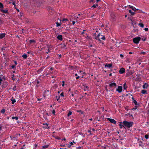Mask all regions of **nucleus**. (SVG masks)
I'll return each instance as SVG.
<instances>
[{"label":"nucleus","instance_id":"10","mask_svg":"<svg viewBox=\"0 0 149 149\" xmlns=\"http://www.w3.org/2000/svg\"><path fill=\"white\" fill-rule=\"evenodd\" d=\"M148 84L146 83H145L143 86V88L144 89H146L148 87Z\"/></svg>","mask_w":149,"mask_h":149},{"label":"nucleus","instance_id":"62","mask_svg":"<svg viewBox=\"0 0 149 149\" xmlns=\"http://www.w3.org/2000/svg\"><path fill=\"white\" fill-rule=\"evenodd\" d=\"M136 109V108H133V109H133H133H135H135Z\"/></svg>","mask_w":149,"mask_h":149},{"label":"nucleus","instance_id":"16","mask_svg":"<svg viewBox=\"0 0 149 149\" xmlns=\"http://www.w3.org/2000/svg\"><path fill=\"white\" fill-rule=\"evenodd\" d=\"M120 124H119V125L120 127V128H123V127H124V128H125V126L124 125H123L121 124V123H122L121 122H120Z\"/></svg>","mask_w":149,"mask_h":149},{"label":"nucleus","instance_id":"41","mask_svg":"<svg viewBox=\"0 0 149 149\" xmlns=\"http://www.w3.org/2000/svg\"><path fill=\"white\" fill-rule=\"evenodd\" d=\"M60 96H58V97H56V100L57 101H58L60 99Z\"/></svg>","mask_w":149,"mask_h":149},{"label":"nucleus","instance_id":"36","mask_svg":"<svg viewBox=\"0 0 149 149\" xmlns=\"http://www.w3.org/2000/svg\"><path fill=\"white\" fill-rule=\"evenodd\" d=\"M145 137L146 139H148V135L146 134L145 136Z\"/></svg>","mask_w":149,"mask_h":149},{"label":"nucleus","instance_id":"40","mask_svg":"<svg viewBox=\"0 0 149 149\" xmlns=\"http://www.w3.org/2000/svg\"><path fill=\"white\" fill-rule=\"evenodd\" d=\"M64 83L65 82H64V81H62V83H63V84H62V86H63V87L64 86V85H65L64 84Z\"/></svg>","mask_w":149,"mask_h":149},{"label":"nucleus","instance_id":"37","mask_svg":"<svg viewBox=\"0 0 149 149\" xmlns=\"http://www.w3.org/2000/svg\"><path fill=\"white\" fill-rule=\"evenodd\" d=\"M30 41V42H35V40H31Z\"/></svg>","mask_w":149,"mask_h":149},{"label":"nucleus","instance_id":"29","mask_svg":"<svg viewBox=\"0 0 149 149\" xmlns=\"http://www.w3.org/2000/svg\"><path fill=\"white\" fill-rule=\"evenodd\" d=\"M85 90H87L88 89V87L86 86H84Z\"/></svg>","mask_w":149,"mask_h":149},{"label":"nucleus","instance_id":"6","mask_svg":"<svg viewBox=\"0 0 149 149\" xmlns=\"http://www.w3.org/2000/svg\"><path fill=\"white\" fill-rule=\"evenodd\" d=\"M107 119L111 123L116 124V121L113 119L110 118H107Z\"/></svg>","mask_w":149,"mask_h":149},{"label":"nucleus","instance_id":"7","mask_svg":"<svg viewBox=\"0 0 149 149\" xmlns=\"http://www.w3.org/2000/svg\"><path fill=\"white\" fill-rule=\"evenodd\" d=\"M75 143L73 141L72 142H71L69 143V145L68 146V148H70Z\"/></svg>","mask_w":149,"mask_h":149},{"label":"nucleus","instance_id":"49","mask_svg":"<svg viewBox=\"0 0 149 149\" xmlns=\"http://www.w3.org/2000/svg\"><path fill=\"white\" fill-rule=\"evenodd\" d=\"M15 66L14 65H13L11 66V67L12 68H15Z\"/></svg>","mask_w":149,"mask_h":149},{"label":"nucleus","instance_id":"12","mask_svg":"<svg viewBox=\"0 0 149 149\" xmlns=\"http://www.w3.org/2000/svg\"><path fill=\"white\" fill-rule=\"evenodd\" d=\"M57 39L60 40H62L63 39L62 36L61 35H58L57 37Z\"/></svg>","mask_w":149,"mask_h":149},{"label":"nucleus","instance_id":"38","mask_svg":"<svg viewBox=\"0 0 149 149\" xmlns=\"http://www.w3.org/2000/svg\"><path fill=\"white\" fill-rule=\"evenodd\" d=\"M60 95L62 97L64 96V93L63 92L61 93L60 94Z\"/></svg>","mask_w":149,"mask_h":149},{"label":"nucleus","instance_id":"31","mask_svg":"<svg viewBox=\"0 0 149 149\" xmlns=\"http://www.w3.org/2000/svg\"><path fill=\"white\" fill-rule=\"evenodd\" d=\"M72 112L71 111H70L68 114V116H69L70 115H71L72 114Z\"/></svg>","mask_w":149,"mask_h":149},{"label":"nucleus","instance_id":"18","mask_svg":"<svg viewBox=\"0 0 149 149\" xmlns=\"http://www.w3.org/2000/svg\"><path fill=\"white\" fill-rule=\"evenodd\" d=\"M78 16H74V18L73 19V20H75L76 21V22H77L78 21Z\"/></svg>","mask_w":149,"mask_h":149},{"label":"nucleus","instance_id":"4","mask_svg":"<svg viewBox=\"0 0 149 149\" xmlns=\"http://www.w3.org/2000/svg\"><path fill=\"white\" fill-rule=\"evenodd\" d=\"M101 36L102 35H101V34L99 33L98 35H97V36H96V34L95 35L94 37L96 39L100 40Z\"/></svg>","mask_w":149,"mask_h":149},{"label":"nucleus","instance_id":"42","mask_svg":"<svg viewBox=\"0 0 149 149\" xmlns=\"http://www.w3.org/2000/svg\"><path fill=\"white\" fill-rule=\"evenodd\" d=\"M144 30L145 31H147L148 30V28H146L144 29Z\"/></svg>","mask_w":149,"mask_h":149},{"label":"nucleus","instance_id":"46","mask_svg":"<svg viewBox=\"0 0 149 149\" xmlns=\"http://www.w3.org/2000/svg\"><path fill=\"white\" fill-rule=\"evenodd\" d=\"M55 138L57 139H60V138L58 137H55Z\"/></svg>","mask_w":149,"mask_h":149},{"label":"nucleus","instance_id":"45","mask_svg":"<svg viewBox=\"0 0 149 149\" xmlns=\"http://www.w3.org/2000/svg\"><path fill=\"white\" fill-rule=\"evenodd\" d=\"M88 133H90V134H91V131H90L89 130H88Z\"/></svg>","mask_w":149,"mask_h":149},{"label":"nucleus","instance_id":"23","mask_svg":"<svg viewBox=\"0 0 149 149\" xmlns=\"http://www.w3.org/2000/svg\"><path fill=\"white\" fill-rule=\"evenodd\" d=\"M139 25L142 28L144 27V25L142 23H140L139 24Z\"/></svg>","mask_w":149,"mask_h":149},{"label":"nucleus","instance_id":"22","mask_svg":"<svg viewBox=\"0 0 149 149\" xmlns=\"http://www.w3.org/2000/svg\"><path fill=\"white\" fill-rule=\"evenodd\" d=\"M132 9L134 11H136V10H138V9H136V8L134 7H132Z\"/></svg>","mask_w":149,"mask_h":149},{"label":"nucleus","instance_id":"60","mask_svg":"<svg viewBox=\"0 0 149 149\" xmlns=\"http://www.w3.org/2000/svg\"><path fill=\"white\" fill-rule=\"evenodd\" d=\"M8 2L9 3H11V2H10V1H8V2Z\"/></svg>","mask_w":149,"mask_h":149},{"label":"nucleus","instance_id":"11","mask_svg":"<svg viewBox=\"0 0 149 149\" xmlns=\"http://www.w3.org/2000/svg\"><path fill=\"white\" fill-rule=\"evenodd\" d=\"M1 11L2 12L5 13H8V10L7 9H1Z\"/></svg>","mask_w":149,"mask_h":149},{"label":"nucleus","instance_id":"5","mask_svg":"<svg viewBox=\"0 0 149 149\" xmlns=\"http://www.w3.org/2000/svg\"><path fill=\"white\" fill-rule=\"evenodd\" d=\"M125 72V69L122 68L120 69V70L119 72L120 74H122L124 73Z\"/></svg>","mask_w":149,"mask_h":149},{"label":"nucleus","instance_id":"13","mask_svg":"<svg viewBox=\"0 0 149 149\" xmlns=\"http://www.w3.org/2000/svg\"><path fill=\"white\" fill-rule=\"evenodd\" d=\"M5 35L6 34L5 33H0V38L2 39L3 38Z\"/></svg>","mask_w":149,"mask_h":149},{"label":"nucleus","instance_id":"17","mask_svg":"<svg viewBox=\"0 0 149 149\" xmlns=\"http://www.w3.org/2000/svg\"><path fill=\"white\" fill-rule=\"evenodd\" d=\"M11 101H12V104H14L15 102H16V100L14 99H13L12 98L11 99Z\"/></svg>","mask_w":149,"mask_h":149},{"label":"nucleus","instance_id":"14","mask_svg":"<svg viewBox=\"0 0 149 149\" xmlns=\"http://www.w3.org/2000/svg\"><path fill=\"white\" fill-rule=\"evenodd\" d=\"M43 125V127L45 128H49L48 124L47 123L44 124Z\"/></svg>","mask_w":149,"mask_h":149},{"label":"nucleus","instance_id":"34","mask_svg":"<svg viewBox=\"0 0 149 149\" xmlns=\"http://www.w3.org/2000/svg\"><path fill=\"white\" fill-rule=\"evenodd\" d=\"M77 111L78 112H79L80 113H81V114H83V112L81 110H79V111L78 110Z\"/></svg>","mask_w":149,"mask_h":149},{"label":"nucleus","instance_id":"9","mask_svg":"<svg viewBox=\"0 0 149 149\" xmlns=\"http://www.w3.org/2000/svg\"><path fill=\"white\" fill-rule=\"evenodd\" d=\"M112 64L111 63V64H108L107 63L106 65H105V67H107V68H109L110 67H111L112 66Z\"/></svg>","mask_w":149,"mask_h":149},{"label":"nucleus","instance_id":"63","mask_svg":"<svg viewBox=\"0 0 149 149\" xmlns=\"http://www.w3.org/2000/svg\"><path fill=\"white\" fill-rule=\"evenodd\" d=\"M127 15H126L125 16V17H127Z\"/></svg>","mask_w":149,"mask_h":149},{"label":"nucleus","instance_id":"20","mask_svg":"<svg viewBox=\"0 0 149 149\" xmlns=\"http://www.w3.org/2000/svg\"><path fill=\"white\" fill-rule=\"evenodd\" d=\"M129 12L131 14V15H134L135 14V13L134 12H132V11L131 10H129Z\"/></svg>","mask_w":149,"mask_h":149},{"label":"nucleus","instance_id":"28","mask_svg":"<svg viewBox=\"0 0 149 149\" xmlns=\"http://www.w3.org/2000/svg\"><path fill=\"white\" fill-rule=\"evenodd\" d=\"M3 8V5L0 2V8Z\"/></svg>","mask_w":149,"mask_h":149},{"label":"nucleus","instance_id":"15","mask_svg":"<svg viewBox=\"0 0 149 149\" xmlns=\"http://www.w3.org/2000/svg\"><path fill=\"white\" fill-rule=\"evenodd\" d=\"M116 86V84L115 83H112L109 84V86L111 87H112Z\"/></svg>","mask_w":149,"mask_h":149},{"label":"nucleus","instance_id":"8","mask_svg":"<svg viewBox=\"0 0 149 149\" xmlns=\"http://www.w3.org/2000/svg\"><path fill=\"white\" fill-rule=\"evenodd\" d=\"M69 18L70 19V21L72 22V24L74 25L75 23V21H73V19L72 18V16H69Z\"/></svg>","mask_w":149,"mask_h":149},{"label":"nucleus","instance_id":"52","mask_svg":"<svg viewBox=\"0 0 149 149\" xmlns=\"http://www.w3.org/2000/svg\"><path fill=\"white\" fill-rule=\"evenodd\" d=\"M2 79H1V77H0V84H1V81H2Z\"/></svg>","mask_w":149,"mask_h":149},{"label":"nucleus","instance_id":"54","mask_svg":"<svg viewBox=\"0 0 149 149\" xmlns=\"http://www.w3.org/2000/svg\"><path fill=\"white\" fill-rule=\"evenodd\" d=\"M100 1V0H97V3Z\"/></svg>","mask_w":149,"mask_h":149},{"label":"nucleus","instance_id":"50","mask_svg":"<svg viewBox=\"0 0 149 149\" xmlns=\"http://www.w3.org/2000/svg\"><path fill=\"white\" fill-rule=\"evenodd\" d=\"M135 104H137V102L136 101H135L134 102Z\"/></svg>","mask_w":149,"mask_h":149},{"label":"nucleus","instance_id":"51","mask_svg":"<svg viewBox=\"0 0 149 149\" xmlns=\"http://www.w3.org/2000/svg\"><path fill=\"white\" fill-rule=\"evenodd\" d=\"M79 76H78L77 77H76V79H79Z\"/></svg>","mask_w":149,"mask_h":149},{"label":"nucleus","instance_id":"33","mask_svg":"<svg viewBox=\"0 0 149 149\" xmlns=\"http://www.w3.org/2000/svg\"><path fill=\"white\" fill-rule=\"evenodd\" d=\"M98 6V5L97 4H96L95 5H94L92 7H93V8H96L97 6Z\"/></svg>","mask_w":149,"mask_h":149},{"label":"nucleus","instance_id":"53","mask_svg":"<svg viewBox=\"0 0 149 149\" xmlns=\"http://www.w3.org/2000/svg\"><path fill=\"white\" fill-rule=\"evenodd\" d=\"M129 7H130V8H132V7H133V6H131L130 5H129Z\"/></svg>","mask_w":149,"mask_h":149},{"label":"nucleus","instance_id":"59","mask_svg":"<svg viewBox=\"0 0 149 149\" xmlns=\"http://www.w3.org/2000/svg\"><path fill=\"white\" fill-rule=\"evenodd\" d=\"M71 95L72 96H74V95L72 93L71 94Z\"/></svg>","mask_w":149,"mask_h":149},{"label":"nucleus","instance_id":"24","mask_svg":"<svg viewBox=\"0 0 149 149\" xmlns=\"http://www.w3.org/2000/svg\"><path fill=\"white\" fill-rule=\"evenodd\" d=\"M123 88L124 89H126L127 88V86H126V83H125L123 85Z\"/></svg>","mask_w":149,"mask_h":149},{"label":"nucleus","instance_id":"48","mask_svg":"<svg viewBox=\"0 0 149 149\" xmlns=\"http://www.w3.org/2000/svg\"><path fill=\"white\" fill-rule=\"evenodd\" d=\"M120 56L121 57H123V54H121L120 55Z\"/></svg>","mask_w":149,"mask_h":149},{"label":"nucleus","instance_id":"39","mask_svg":"<svg viewBox=\"0 0 149 149\" xmlns=\"http://www.w3.org/2000/svg\"><path fill=\"white\" fill-rule=\"evenodd\" d=\"M52 113L53 115H55V111L54 110L52 111Z\"/></svg>","mask_w":149,"mask_h":149},{"label":"nucleus","instance_id":"35","mask_svg":"<svg viewBox=\"0 0 149 149\" xmlns=\"http://www.w3.org/2000/svg\"><path fill=\"white\" fill-rule=\"evenodd\" d=\"M68 19H66V18H64L63 19V20H62V21L63 22H64L65 21H68Z\"/></svg>","mask_w":149,"mask_h":149},{"label":"nucleus","instance_id":"55","mask_svg":"<svg viewBox=\"0 0 149 149\" xmlns=\"http://www.w3.org/2000/svg\"><path fill=\"white\" fill-rule=\"evenodd\" d=\"M129 53L130 54H131L132 53L131 52H129Z\"/></svg>","mask_w":149,"mask_h":149},{"label":"nucleus","instance_id":"57","mask_svg":"<svg viewBox=\"0 0 149 149\" xmlns=\"http://www.w3.org/2000/svg\"><path fill=\"white\" fill-rule=\"evenodd\" d=\"M62 140H65H65H66V139H65V138H64V139H62Z\"/></svg>","mask_w":149,"mask_h":149},{"label":"nucleus","instance_id":"19","mask_svg":"<svg viewBox=\"0 0 149 149\" xmlns=\"http://www.w3.org/2000/svg\"><path fill=\"white\" fill-rule=\"evenodd\" d=\"M141 93L143 94L146 93V91L144 90H143L141 91Z\"/></svg>","mask_w":149,"mask_h":149},{"label":"nucleus","instance_id":"32","mask_svg":"<svg viewBox=\"0 0 149 149\" xmlns=\"http://www.w3.org/2000/svg\"><path fill=\"white\" fill-rule=\"evenodd\" d=\"M101 39L103 40H105V37L103 36H102L101 37Z\"/></svg>","mask_w":149,"mask_h":149},{"label":"nucleus","instance_id":"3","mask_svg":"<svg viewBox=\"0 0 149 149\" xmlns=\"http://www.w3.org/2000/svg\"><path fill=\"white\" fill-rule=\"evenodd\" d=\"M123 87L121 86H118V87L116 89L118 93H121L122 91Z\"/></svg>","mask_w":149,"mask_h":149},{"label":"nucleus","instance_id":"61","mask_svg":"<svg viewBox=\"0 0 149 149\" xmlns=\"http://www.w3.org/2000/svg\"><path fill=\"white\" fill-rule=\"evenodd\" d=\"M60 149H67V148H60Z\"/></svg>","mask_w":149,"mask_h":149},{"label":"nucleus","instance_id":"64","mask_svg":"<svg viewBox=\"0 0 149 149\" xmlns=\"http://www.w3.org/2000/svg\"><path fill=\"white\" fill-rule=\"evenodd\" d=\"M38 101H39V100H41V99H38Z\"/></svg>","mask_w":149,"mask_h":149},{"label":"nucleus","instance_id":"2","mask_svg":"<svg viewBox=\"0 0 149 149\" xmlns=\"http://www.w3.org/2000/svg\"><path fill=\"white\" fill-rule=\"evenodd\" d=\"M141 39V38L139 37H138L135 38L133 39V41L136 44L139 43Z\"/></svg>","mask_w":149,"mask_h":149},{"label":"nucleus","instance_id":"25","mask_svg":"<svg viewBox=\"0 0 149 149\" xmlns=\"http://www.w3.org/2000/svg\"><path fill=\"white\" fill-rule=\"evenodd\" d=\"M22 57H23V58H27V56L26 54H23L22 56Z\"/></svg>","mask_w":149,"mask_h":149},{"label":"nucleus","instance_id":"30","mask_svg":"<svg viewBox=\"0 0 149 149\" xmlns=\"http://www.w3.org/2000/svg\"><path fill=\"white\" fill-rule=\"evenodd\" d=\"M5 111V110L4 109H2L1 110V112L2 113H4Z\"/></svg>","mask_w":149,"mask_h":149},{"label":"nucleus","instance_id":"27","mask_svg":"<svg viewBox=\"0 0 149 149\" xmlns=\"http://www.w3.org/2000/svg\"><path fill=\"white\" fill-rule=\"evenodd\" d=\"M61 23H58V22H57L56 23V25H57L56 26H61Z\"/></svg>","mask_w":149,"mask_h":149},{"label":"nucleus","instance_id":"1","mask_svg":"<svg viewBox=\"0 0 149 149\" xmlns=\"http://www.w3.org/2000/svg\"><path fill=\"white\" fill-rule=\"evenodd\" d=\"M122 123L124 125L125 127H126L128 128L132 127L133 124V122H128L126 121H123Z\"/></svg>","mask_w":149,"mask_h":149},{"label":"nucleus","instance_id":"47","mask_svg":"<svg viewBox=\"0 0 149 149\" xmlns=\"http://www.w3.org/2000/svg\"><path fill=\"white\" fill-rule=\"evenodd\" d=\"M141 54H145V52H141Z\"/></svg>","mask_w":149,"mask_h":149},{"label":"nucleus","instance_id":"56","mask_svg":"<svg viewBox=\"0 0 149 149\" xmlns=\"http://www.w3.org/2000/svg\"><path fill=\"white\" fill-rule=\"evenodd\" d=\"M142 40H143V41H145V40H146V38H144V39H143H143H142Z\"/></svg>","mask_w":149,"mask_h":149},{"label":"nucleus","instance_id":"21","mask_svg":"<svg viewBox=\"0 0 149 149\" xmlns=\"http://www.w3.org/2000/svg\"><path fill=\"white\" fill-rule=\"evenodd\" d=\"M49 146V145H45L44 146H43L42 147V148L43 149H44V148H47Z\"/></svg>","mask_w":149,"mask_h":149},{"label":"nucleus","instance_id":"44","mask_svg":"<svg viewBox=\"0 0 149 149\" xmlns=\"http://www.w3.org/2000/svg\"><path fill=\"white\" fill-rule=\"evenodd\" d=\"M13 5H14L15 6V2H13Z\"/></svg>","mask_w":149,"mask_h":149},{"label":"nucleus","instance_id":"43","mask_svg":"<svg viewBox=\"0 0 149 149\" xmlns=\"http://www.w3.org/2000/svg\"><path fill=\"white\" fill-rule=\"evenodd\" d=\"M16 86H14L13 88V90L15 91L16 90Z\"/></svg>","mask_w":149,"mask_h":149},{"label":"nucleus","instance_id":"58","mask_svg":"<svg viewBox=\"0 0 149 149\" xmlns=\"http://www.w3.org/2000/svg\"><path fill=\"white\" fill-rule=\"evenodd\" d=\"M15 65H17V62L16 61H15Z\"/></svg>","mask_w":149,"mask_h":149},{"label":"nucleus","instance_id":"26","mask_svg":"<svg viewBox=\"0 0 149 149\" xmlns=\"http://www.w3.org/2000/svg\"><path fill=\"white\" fill-rule=\"evenodd\" d=\"M12 118V119H15L16 120H17L18 119V118L17 117H13Z\"/></svg>","mask_w":149,"mask_h":149}]
</instances>
